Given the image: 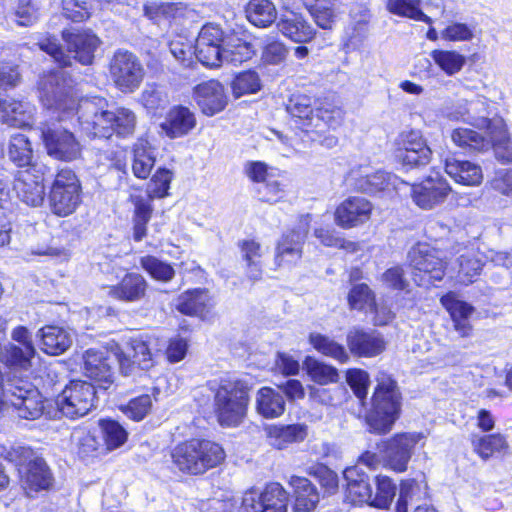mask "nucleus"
Segmentation results:
<instances>
[{
    "mask_svg": "<svg viewBox=\"0 0 512 512\" xmlns=\"http://www.w3.org/2000/svg\"><path fill=\"white\" fill-rule=\"evenodd\" d=\"M343 119V113L340 108L337 107H321L316 109L314 115V122L311 126L315 127L319 131H322L324 126L335 129L338 127Z\"/></svg>",
    "mask_w": 512,
    "mask_h": 512,
    "instance_id": "nucleus-63",
    "label": "nucleus"
},
{
    "mask_svg": "<svg viewBox=\"0 0 512 512\" xmlns=\"http://www.w3.org/2000/svg\"><path fill=\"white\" fill-rule=\"evenodd\" d=\"M140 263L142 268L149 273L152 278L158 281L168 282L174 276L175 272L173 267L154 256L149 255L142 257Z\"/></svg>",
    "mask_w": 512,
    "mask_h": 512,
    "instance_id": "nucleus-59",
    "label": "nucleus"
},
{
    "mask_svg": "<svg viewBox=\"0 0 512 512\" xmlns=\"http://www.w3.org/2000/svg\"><path fill=\"white\" fill-rule=\"evenodd\" d=\"M100 426L108 450L120 447L127 440L128 434L126 430L117 421L110 419L101 420Z\"/></svg>",
    "mask_w": 512,
    "mask_h": 512,
    "instance_id": "nucleus-60",
    "label": "nucleus"
},
{
    "mask_svg": "<svg viewBox=\"0 0 512 512\" xmlns=\"http://www.w3.org/2000/svg\"><path fill=\"white\" fill-rule=\"evenodd\" d=\"M21 483L29 495L31 492L48 489L51 485V473L43 459L37 458L19 469Z\"/></svg>",
    "mask_w": 512,
    "mask_h": 512,
    "instance_id": "nucleus-28",
    "label": "nucleus"
},
{
    "mask_svg": "<svg viewBox=\"0 0 512 512\" xmlns=\"http://www.w3.org/2000/svg\"><path fill=\"white\" fill-rule=\"evenodd\" d=\"M41 137L48 155L57 160L72 161L81 154V145L74 134L59 125H44Z\"/></svg>",
    "mask_w": 512,
    "mask_h": 512,
    "instance_id": "nucleus-14",
    "label": "nucleus"
},
{
    "mask_svg": "<svg viewBox=\"0 0 512 512\" xmlns=\"http://www.w3.org/2000/svg\"><path fill=\"white\" fill-rule=\"evenodd\" d=\"M175 306L182 314L204 319L209 312L210 298L206 290H189L178 297Z\"/></svg>",
    "mask_w": 512,
    "mask_h": 512,
    "instance_id": "nucleus-38",
    "label": "nucleus"
},
{
    "mask_svg": "<svg viewBox=\"0 0 512 512\" xmlns=\"http://www.w3.org/2000/svg\"><path fill=\"white\" fill-rule=\"evenodd\" d=\"M440 301L449 312L455 330L462 337L468 336L471 331L469 317L473 313L474 308L468 303L457 299L456 295L452 292L442 296Z\"/></svg>",
    "mask_w": 512,
    "mask_h": 512,
    "instance_id": "nucleus-33",
    "label": "nucleus"
},
{
    "mask_svg": "<svg viewBox=\"0 0 512 512\" xmlns=\"http://www.w3.org/2000/svg\"><path fill=\"white\" fill-rule=\"evenodd\" d=\"M348 304L351 309L366 312L373 308L375 295L367 284H356L348 294Z\"/></svg>",
    "mask_w": 512,
    "mask_h": 512,
    "instance_id": "nucleus-56",
    "label": "nucleus"
},
{
    "mask_svg": "<svg viewBox=\"0 0 512 512\" xmlns=\"http://www.w3.org/2000/svg\"><path fill=\"white\" fill-rule=\"evenodd\" d=\"M62 36L68 47V54L62 50L57 39L51 37L45 38L39 43L40 49L49 54L61 66L71 65L72 58L84 65L93 62L95 51L101 43L96 34L90 30L77 29L65 30Z\"/></svg>",
    "mask_w": 512,
    "mask_h": 512,
    "instance_id": "nucleus-4",
    "label": "nucleus"
},
{
    "mask_svg": "<svg viewBox=\"0 0 512 512\" xmlns=\"http://www.w3.org/2000/svg\"><path fill=\"white\" fill-rule=\"evenodd\" d=\"M49 202L52 212L60 217L72 214L81 202V184L71 169L60 170L52 183Z\"/></svg>",
    "mask_w": 512,
    "mask_h": 512,
    "instance_id": "nucleus-9",
    "label": "nucleus"
},
{
    "mask_svg": "<svg viewBox=\"0 0 512 512\" xmlns=\"http://www.w3.org/2000/svg\"><path fill=\"white\" fill-rule=\"evenodd\" d=\"M310 379L320 385L336 383L339 375L335 367L325 364L314 357L307 356L303 362Z\"/></svg>",
    "mask_w": 512,
    "mask_h": 512,
    "instance_id": "nucleus-48",
    "label": "nucleus"
},
{
    "mask_svg": "<svg viewBox=\"0 0 512 512\" xmlns=\"http://www.w3.org/2000/svg\"><path fill=\"white\" fill-rule=\"evenodd\" d=\"M422 438L421 433H398L379 443L378 450L383 465L396 472L405 471L415 446Z\"/></svg>",
    "mask_w": 512,
    "mask_h": 512,
    "instance_id": "nucleus-12",
    "label": "nucleus"
},
{
    "mask_svg": "<svg viewBox=\"0 0 512 512\" xmlns=\"http://www.w3.org/2000/svg\"><path fill=\"white\" fill-rule=\"evenodd\" d=\"M309 343L316 351L339 363H346L350 359L349 353L345 347L327 335L312 332L309 335Z\"/></svg>",
    "mask_w": 512,
    "mask_h": 512,
    "instance_id": "nucleus-44",
    "label": "nucleus"
},
{
    "mask_svg": "<svg viewBox=\"0 0 512 512\" xmlns=\"http://www.w3.org/2000/svg\"><path fill=\"white\" fill-rule=\"evenodd\" d=\"M41 349L49 355H60L72 344L71 333L63 327L47 325L38 331Z\"/></svg>",
    "mask_w": 512,
    "mask_h": 512,
    "instance_id": "nucleus-34",
    "label": "nucleus"
},
{
    "mask_svg": "<svg viewBox=\"0 0 512 512\" xmlns=\"http://www.w3.org/2000/svg\"><path fill=\"white\" fill-rule=\"evenodd\" d=\"M482 262L473 253H466L459 258V270L457 279L462 284H469L480 274Z\"/></svg>",
    "mask_w": 512,
    "mask_h": 512,
    "instance_id": "nucleus-61",
    "label": "nucleus"
},
{
    "mask_svg": "<svg viewBox=\"0 0 512 512\" xmlns=\"http://www.w3.org/2000/svg\"><path fill=\"white\" fill-rule=\"evenodd\" d=\"M348 181L355 189L368 194L390 193L398 190L400 185H407L394 174L381 170L370 173L367 168L364 171L352 170L348 175Z\"/></svg>",
    "mask_w": 512,
    "mask_h": 512,
    "instance_id": "nucleus-16",
    "label": "nucleus"
},
{
    "mask_svg": "<svg viewBox=\"0 0 512 512\" xmlns=\"http://www.w3.org/2000/svg\"><path fill=\"white\" fill-rule=\"evenodd\" d=\"M238 247L241 260L245 263L246 276L252 281L261 279L263 271L262 258L265 254L261 244L252 239L242 240L239 241Z\"/></svg>",
    "mask_w": 512,
    "mask_h": 512,
    "instance_id": "nucleus-37",
    "label": "nucleus"
},
{
    "mask_svg": "<svg viewBox=\"0 0 512 512\" xmlns=\"http://www.w3.org/2000/svg\"><path fill=\"white\" fill-rule=\"evenodd\" d=\"M415 149H418L422 161H430L432 151L419 131L410 130L399 134L396 139V157Z\"/></svg>",
    "mask_w": 512,
    "mask_h": 512,
    "instance_id": "nucleus-43",
    "label": "nucleus"
},
{
    "mask_svg": "<svg viewBox=\"0 0 512 512\" xmlns=\"http://www.w3.org/2000/svg\"><path fill=\"white\" fill-rule=\"evenodd\" d=\"M170 99L165 87L157 84H147L141 93V103L151 114L162 112Z\"/></svg>",
    "mask_w": 512,
    "mask_h": 512,
    "instance_id": "nucleus-50",
    "label": "nucleus"
},
{
    "mask_svg": "<svg viewBox=\"0 0 512 512\" xmlns=\"http://www.w3.org/2000/svg\"><path fill=\"white\" fill-rule=\"evenodd\" d=\"M150 337L140 336L133 338L130 342V350L133 352L132 358L126 355L131 361L130 368L137 364L141 369H149L153 365V354L150 347ZM131 369H129V373Z\"/></svg>",
    "mask_w": 512,
    "mask_h": 512,
    "instance_id": "nucleus-54",
    "label": "nucleus"
},
{
    "mask_svg": "<svg viewBox=\"0 0 512 512\" xmlns=\"http://www.w3.org/2000/svg\"><path fill=\"white\" fill-rule=\"evenodd\" d=\"M473 450L483 459L487 460L496 454H505L508 451V443L501 434L485 436H473Z\"/></svg>",
    "mask_w": 512,
    "mask_h": 512,
    "instance_id": "nucleus-45",
    "label": "nucleus"
},
{
    "mask_svg": "<svg viewBox=\"0 0 512 512\" xmlns=\"http://www.w3.org/2000/svg\"><path fill=\"white\" fill-rule=\"evenodd\" d=\"M278 30L290 40L304 43L314 36V28L299 13L287 12L277 22Z\"/></svg>",
    "mask_w": 512,
    "mask_h": 512,
    "instance_id": "nucleus-29",
    "label": "nucleus"
},
{
    "mask_svg": "<svg viewBox=\"0 0 512 512\" xmlns=\"http://www.w3.org/2000/svg\"><path fill=\"white\" fill-rule=\"evenodd\" d=\"M195 114L182 105L173 106L160 124L163 133L171 138H180L188 135L196 126Z\"/></svg>",
    "mask_w": 512,
    "mask_h": 512,
    "instance_id": "nucleus-24",
    "label": "nucleus"
},
{
    "mask_svg": "<svg viewBox=\"0 0 512 512\" xmlns=\"http://www.w3.org/2000/svg\"><path fill=\"white\" fill-rule=\"evenodd\" d=\"M413 279L419 286L439 281L445 274V263L440 252L427 244H417L408 253Z\"/></svg>",
    "mask_w": 512,
    "mask_h": 512,
    "instance_id": "nucleus-11",
    "label": "nucleus"
},
{
    "mask_svg": "<svg viewBox=\"0 0 512 512\" xmlns=\"http://www.w3.org/2000/svg\"><path fill=\"white\" fill-rule=\"evenodd\" d=\"M78 123L89 137L109 138L114 133L128 136L134 132L136 115L127 108L109 109L104 98L94 97L80 101L77 108Z\"/></svg>",
    "mask_w": 512,
    "mask_h": 512,
    "instance_id": "nucleus-1",
    "label": "nucleus"
},
{
    "mask_svg": "<svg viewBox=\"0 0 512 512\" xmlns=\"http://www.w3.org/2000/svg\"><path fill=\"white\" fill-rule=\"evenodd\" d=\"M484 134L470 128L459 127L451 132L452 142L468 153L486 152L491 149V136L487 129Z\"/></svg>",
    "mask_w": 512,
    "mask_h": 512,
    "instance_id": "nucleus-35",
    "label": "nucleus"
},
{
    "mask_svg": "<svg viewBox=\"0 0 512 512\" xmlns=\"http://www.w3.org/2000/svg\"><path fill=\"white\" fill-rule=\"evenodd\" d=\"M35 107L27 101L3 100L0 106L1 121L9 126L27 127L32 124Z\"/></svg>",
    "mask_w": 512,
    "mask_h": 512,
    "instance_id": "nucleus-30",
    "label": "nucleus"
},
{
    "mask_svg": "<svg viewBox=\"0 0 512 512\" xmlns=\"http://www.w3.org/2000/svg\"><path fill=\"white\" fill-rule=\"evenodd\" d=\"M294 489L295 512H311L319 502L317 488L304 477L292 476L289 481Z\"/></svg>",
    "mask_w": 512,
    "mask_h": 512,
    "instance_id": "nucleus-39",
    "label": "nucleus"
},
{
    "mask_svg": "<svg viewBox=\"0 0 512 512\" xmlns=\"http://www.w3.org/2000/svg\"><path fill=\"white\" fill-rule=\"evenodd\" d=\"M421 0H388L387 10L397 16L432 24V19L420 9Z\"/></svg>",
    "mask_w": 512,
    "mask_h": 512,
    "instance_id": "nucleus-51",
    "label": "nucleus"
},
{
    "mask_svg": "<svg viewBox=\"0 0 512 512\" xmlns=\"http://www.w3.org/2000/svg\"><path fill=\"white\" fill-rule=\"evenodd\" d=\"M245 13L247 20L259 28L270 26L277 18L276 7L270 0H250Z\"/></svg>",
    "mask_w": 512,
    "mask_h": 512,
    "instance_id": "nucleus-41",
    "label": "nucleus"
},
{
    "mask_svg": "<svg viewBox=\"0 0 512 512\" xmlns=\"http://www.w3.org/2000/svg\"><path fill=\"white\" fill-rule=\"evenodd\" d=\"M287 505L288 494L279 483L268 484L260 494L248 491L242 501L245 512H287Z\"/></svg>",
    "mask_w": 512,
    "mask_h": 512,
    "instance_id": "nucleus-15",
    "label": "nucleus"
},
{
    "mask_svg": "<svg viewBox=\"0 0 512 512\" xmlns=\"http://www.w3.org/2000/svg\"><path fill=\"white\" fill-rule=\"evenodd\" d=\"M259 89L260 79L254 71L240 73L232 82V90L236 98L245 94L256 93Z\"/></svg>",
    "mask_w": 512,
    "mask_h": 512,
    "instance_id": "nucleus-62",
    "label": "nucleus"
},
{
    "mask_svg": "<svg viewBox=\"0 0 512 512\" xmlns=\"http://www.w3.org/2000/svg\"><path fill=\"white\" fill-rule=\"evenodd\" d=\"M63 15L73 22H83L93 13L92 0H62Z\"/></svg>",
    "mask_w": 512,
    "mask_h": 512,
    "instance_id": "nucleus-57",
    "label": "nucleus"
},
{
    "mask_svg": "<svg viewBox=\"0 0 512 512\" xmlns=\"http://www.w3.org/2000/svg\"><path fill=\"white\" fill-rule=\"evenodd\" d=\"M434 63L448 76L459 73L466 64V57L456 50H433L430 54Z\"/></svg>",
    "mask_w": 512,
    "mask_h": 512,
    "instance_id": "nucleus-49",
    "label": "nucleus"
},
{
    "mask_svg": "<svg viewBox=\"0 0 512 512\" xmlns=\"http://www.w3.org/2000/svg\"><path fill=\"white\" fill-rule=\"evenodd\" d=\"M373 205L363 197H349L335 210V223L343 228L350 229L365 224L370 220Z\"/></svg>",
    "mask_w": 512,
    "mask_h": 512,
    "instance_id": "nucleus-20",
    "label": "nucleus"
},
{
    "mask_svg": "<svg viewBox=\"0 0 512 512\" xmlns=\"http://www.w3.org/2000/svg\"><path fill=\"white\" fill-rule=\"evenodd\" d=\"M451 187L439 173L426 177L421 183L411 186L413 201L422 209H433L444 202Z\"/></svg>",
    "mask_w": 512,
    "mask_h": 512,
    "instance_id": "nucleus-18",
    "label": "nucleus"
},
{
    "mask_svg": "<svg viewBox=\"0 0 512 512\" xmlns=\"http://www.w3.org/2000/svg\"><path fill=\"white\" fill-rule=\"evenodd\" d=\"M477 106H481L486 110L489 106V100L486 97H478L475 100H459L455 104L446 105L443 110V116L451 121H462L477 128H486L491 121L485 115L476 113Z\"/></svg>",
    "mask_w": 512,
    "mask_h": 512,
    "instance_id": "nucleus-21",
    "label": "nucleus"
},
{
    "mask_svg": "<svg viewBox=\"0 0 512 512\" xmlns=\"http://www.w3.org/2000/svg\"><path fill=\"white\" fill-rule=\"evenodd\" d=\"M155 164V150L148 141L139 139L133 148V174L139 179H146Z\"/></svg>",
    "mask_w": 512,
    "mask_h": 512,
    "instance_id": "nucleus-42",
    "label": "nucleus"
},
{
    "mask_svg": "<svg viewBox=\"0 0 512 512\" xmlns=\"http://www.w3.org/2000/svg\"><path fill=\"white\" fill-rule=\"evenodd\" d=\"M445 172L456 183L463 186H479L483 181V171L479 164L449 157L445 160Z\"/></svg>",
    "mask_w": 512,
    "mask_h": 512,
    "instance_id": "nucleus-26",
    "label": "nucleus"
},
{
    "mask_svg": "<svg viewBox=\"0 0 512 512\" xmlns=\"http://www.w3.org/2000/svg\"><path fill=\"white\" fill-rule=\"evenodd\" d=\"M396 494V486L387 476L376 478V492L372 491L370 506L386 509L390 506Z\"/></svg>",
    "mask_w": 512,
    "mask_h": 512,
    "instance_id": "nucleus-55",
    "label": "nucleus"
},
{
    "mask_svg": "<svg viewBox=\"0 0 512 512\" xmlns=\"http://www.w3.org/2000/svg\"><path fill=\"white\" fill-rule=\"evenodd\" d=\"M313 98L305 94L292 95L287 104V111L293 117L302 120L309 127L314 122Z\"/></svg>",
    "mask_w": 512,
    "mask_h": 512,
    "instance_id": "nucleus-53",
    "label": "nucleus"
},
{
    "mask_svg": "<svg viewBox=\"0 0 512 512\" xmlns=\"http://www.w3.org/2000/svg\"><path fill=\"white\" fill-rule=\"evenodd\" d=\"M72 80L67 72L55 69L44 72L38 81L39 99L42 105L57 113L59 122L66 121L73 115L75 100L71 97Z\"/></svg>",
    "mask_w": 512,
    "mask_h": 512,
    "instance_id": "nucleus-6",
    "label": "nucleus"
},
{
    "mask_svg": "<svg viewBox=\"0 0 512 512\" xmlns=\"http://www.w3.org/2000/svg\"><path fill=\"white\" fill-rule=\"evenodd\" d=\"M256 410L266 419L280 417L285 411V400L281 392L270 387H262L257 391Z\"/></svg>",
    "mask_w": 512,
    "mask_h": 512,
    "instance_id": "nucleus-40",
    "label": "nucleus"
},
{
    "mask_svg": "<svg viewBox=\"0 0 512 512\" xmlns=\"http://www.w3.org/2000/svg\"><path fill=\"white\" fill-rule=\"evenodd\" d=\"M35 356L36 350L20 347L16 343L8 342L0 347V363L11 372L28 371Z\"/></svg>",
    "mask_w": 512,
    "mask_h": 512,
    "instance_id": "nucleus-32",
    "label": "nucleus"
},
{
    "mask_svg": "<svg viewBox=\"0 0 512 512\" xmlns=\"http://www.w3.org/2000/svg\"><path fill=\"white\" fill-rule=\"evenodd\" d=\"M194 97L202 112L208 116L222 111L227 104L224 88L217 80L198 84L194 88Z\"/></svg>",
    "mask_w": 512,
    "mask_h": 512,
    "instance_id": "nucleus-23",
    "label": "nucleus"
},
{
    "mask_svg": "<svg viewBox=\"0 0 512 512\" xmlns=\"http://www.w3.org/2000/svg\"><path fill=\"white\" fill-rule=\"evenodd\" d=\"M253 54L254 50L250 43L230 35L223 46V63L238 65L251 59Z\"/></svg>",
    "mask_w": 512,
    "mask_h": 512,
    "instance_id": "nucleus-46",
    "label": "nucleus"
},
{
    "mask_svg": "<svg viewBox=\"0 0 512 512\" xmlns=\"http://www.w3.org/2000/svg\"><path fill=\"white\" fill-rule=\"evenodd\" d=\"M491 136V149L495 159L503 164H512V140L506 122L501 117H493L486 127Z\"/></svg>",
    "mask_w": 512,
    "mask_h": 512,
    "instance_id": "nucleus-25",
    "label": "nucleus"
},
{
    "mask_svg": "<svg viewBox=\"0 0 512 512\" xmlns=\"http://www.w3.org/2000/svg\"><path fill=\"white\" fill-rule=\"evenodd\" d=\"M18 199L31 207L42 205L45 198L43 177L34 174L30 168L18 171L13 184Z\"/></svg>",
    "mask_w": 512,
    "mask_h": 512,
    "instance_id": "nucleus-22",
    "label": "nucleus"
},
{
    "mask_svg": "<svg viewBox=\"0 0 512 512\" xmlns=\"http://www.w3.org/2000/svg\"><path fill=\"white\" fill-rule=\"evenodd\" d=\"M377 387L372 397L373 408L367 416L370 431L388 433L400 412V393L396 382L386 373L377 376Z\"/></svg>",
    "mask_w": 512,
    "mask_h": 512,
    "instance_id": "nucleus-5",
    "label": "nucleus"
},
{
    "mask_svg": "<svg viewBox=\"0 0 512 512\" xmlns=\"http://www.w3.org/2000/svg\"><path fill=\"white\" fill-rule=\"evenodd\" d=\"M268 443L276 449H285L289 445L302 442L307 436L304 424L270 425L266 428Z\"/></svg>",
    "mask_w": 512,
    "mask_h": 512,
    "instance_id": "nucleus-31",
    "label": "nucleus"
},
{
    "mask_svg": "<svg viewBox=\"0 0 512 512\" xmlns=\"http://www.w3.org/2000/svg\"><path fill=\"white\" fill-rule=\"evenodd\" d=\"M441 37L445 41L468 42L474 38V27L466 23L451 22L441 31Z\"/></svg>",
    "mask_w": 512,
    "mask_h": 512,
    "instance_id": "nucleus-64",
    "label": "nucleus"
},
{
    "mask_svg": "<svg viewBox=\"0 0 512 512\" xmlns=\"http://www.w3.org/2000/svg\"><path fill=\"white\" fill-rule=\"evenodd\" d=\"M214 394V411L222 426H238L246 416L249 403L247 383L235 376H226L208 384Z\"/></svg>",
    "mask_w": 512,
    "mask_h": 512,
    "instance_id": "nucleus-2",
    "label": "nucleus"
},
{
    "mask_svg": "<svg viewBox=\"0 0 512 512\" xmlns=\"http://www.w3.org/2000/svg\"><path fill=\"white\" fill-rule=\"evenodd\" d=\"M96 386L82 380H73L56 399L59 411L66 417L76 419L88 414L94 407Z\"/></svg>",
    "mask_w": 512,
    "mask_h": 512,
    "instance_id": "nucleus-10",
    "label": "nucleus"
},
{
    "mask_svg": "<svg viewBox=\"0 0 512 512\" xmlns=\"http://www.w3.org/2000/svg\"><path fill=\"white\" fill-rule=\"evenodd\" d=\"M346 480L347 497L354 504L366 503L370 505L372 488L368 475L359 465L346 468L343 472Z\"/></svg>",
    "mask_w": 512,
    "mask_h": 512,
    "instance_id": "nucleus-27",
    "label": "nucleus"
},
{
    "mask_svg": "<svg viewBox=\"0 0 512 512\" xmlns=\"http://www.w3.org/2000/svg\"><path fill=\"white\" fill-rule=\"evenodd\" d=\"M172 179L173 172L171 170L167 168H159L152 176L147 186L148 197L153 199L168 196V190Z\"/></svg>",
    "mask_w": 512,
    "mask_h": 512,
    "instance_id": "nucleus-58",
    "label": "nucleus"
},
{
    "mask_svg": "<svg viewBox=\"0 0 512 512\" xmlns=\"http://www.w3.org/2000/svg\"><path fill=\"white\" fill-rule=\"evenodd\" d=\"M110 74L122 92H133L143 81L144 69L136 55L118 50L110 62Z\"/></svg>",
    "mask_w": 512,
    "mask_h": 512,
    "instance_id": "nucleus-13",
    "label": "nucleus"
},
{
    "mask_svg": "<svg viewBox=\"0 0 512 512\" xmlns=\"http://www.w3.org/2000/svg\"><path fill=\"white\" fill-rule=\"evenodd\" d=\"M8 157L18 167L30 166L33 149L31 142L24 134L17 133L11 136L8 144Z\"/></svg>",
    "mask_w": 512,
    "mask_h": 512,
    "instance_id": "nucleus-47",
    "label": "nucleus"
},
{
    "mask_svg": "<svg viewBox=\"0 0 512 512\" xmlns=\"http://www.w3.org/2000/svg\"><path fill=\"white\" fill-rule=\"evenodd\" d=\"M147 282L137 273H128L117 285L110 287L109 294L122 301L135 302L145 296Z\"/></svg>",
    "mask_w": 512,
    "mask_h": 512,
    "instance_id": "nucleus-36",
    "label": "nucleus"
},
{
    "mask_svg": "<svg viewBox=\"0 0 512 512\" xmlns=\"http://www.w3.org/2000/svg\"><path fill=\"white\" fill-rule=\"evenodd\" d=\"M84 374L95 381L98 388L107 389L113 383V366L117 363L125 375L131 361L117 343H108L104 350L88 349L84 356Z\"/></svg>",
    "mask_w": 512,
    "mask_h": 512,
    "instance_id": "nucleus-7",
    "label": "nucleus"
},
{
    "mask_svg": "<svg viewBox=\"0 0 512 512\" xmlns=\"http://www.w3.org/2000/svg\"><path fill=\"white\" fill-rule=\"evenodd\" d=\"M52 0H19L13 12L14 21L20 26H31L39 18L45 4Z\"/></svg>",
    "mask_w": 512,
    "mask_h": 512,
    "instance_id": "nucleus-52",
    "label": "nucleus"
},
{
    "mask_svg": "<svg viewBox=\"0 0 512 512\" xmlns=\"http://www.w3.org/2000/svg\"><path fill=\"white\" fill-rule=\"evenodd\" d=\"M5 408L12 407L18 417L27 420L38 419L44 411V400L39 390L22 377H6L4 388Z\"/></svg>",
    "mask_w": 512,
    "mask_h": 512,
    "instance_id": "nucleus-8",
    "label": "nucleus"
},
{
    "mask_svg": "<svg viewBox=\"0 0 512 512\" xmlns=\"http://www.w3.org/2000/svg\"><path fill=\"white\" fill-rule=\"evenodd\" d=\"M346 343L350 353L357 357H376L386 349V341L380 332L361 327H353L348 331Z\"/></svg>",
    "mask_w": 512,
    "mask_h": 512,
    "instance_id": "nucleus-19",
    "label": "nucleus"
},
{
    "mask_svg": "<svg viewBox=\"0 0 512 512\" xmlns=\"http://www.w3.org/2000/svg\"><path fill=\"white\" fill-rule=\"evenodd\" d=\"M310 214L302 215L296 228L285 233L276 248L278 265L296 263L302 257V246L308 234Z\"/></svg>",
    "mask_w": 512,
    "mask_h": 512,
    "instance_id": "nucleus-17",
    "label": "nucleus"
},
{
    "mask_svg": "<svg viewBox=\"0 0 512 512\" xmlns=\"http://www.w3.org/2000/svg\"><path fill=\"white\" fill-rule=\"evenodd\" d=\"M173 465L182 473L201 475L221 464L224 449L209 440L192 439L175 446L171 453Z\"/></svg>",
    "mask_w": 512,
    "mask_h": 512,
    "instance_id": "nucleus-3",
    "label": "nucleus"
}]
</instances>
